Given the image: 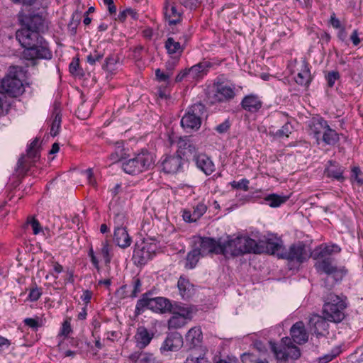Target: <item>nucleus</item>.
<instances>
[{
    "mask_svg": "<svg viewBox=\"0 0 363 363\" xmlns=\"http://www.w3.org/2000/svg\"><path fill=\"white\" fill-rule=\"evenodd\" d=\"M133 290L130 295L131 298L137 297L138 294L141 291L142 283L139 278L134 277L133 279Z\"/></svg>",
    "mask_w": 363,
    "mask_h": 363,
    "instance_id": "nucleus-52",
    "label": "nucleus"
},
{
    "mask_svg": "<svg viewBox=\"0 0 363 363\" xmlns=\"http://www.w3.org/2000/svg\"><path fill=\"white\" fill-rule=\"evenodd\" d=\"M173 315L168 320V328L169 329H178L184 326L186 324V321L182 316L178 315L177 313H173Z\"/></svg>",
    "mask_w": 363,
    "mask_h": 363,
    "instance_id": "nucleus-38",
    "label": "nucleus"
},
{
    "mask_svg": "<svg viewBox=\"0 0 363 363\" xmlns=\"http://www.w3.org/2000/svg\"><path fill=\"white\" fill-rule=\"evenodd\" d=\"M155 76L158 81L166 82L169 79L171 74L169 72L164 73L160 69L155 70Z\"/></svg>",
    "mask_w": 363,
    "mask_h": 363,
    "instance_id": "nucleus-58",
    "label": "nucleus"
},
{
    "mask_svg": "<svg viewBox=\"0 0 363 363\" xmlns=\"http://www.w3.org/2000/svg\"><path fill=\"white\" fill-rule=\"evenodd\" d=\"M326 319L323 316L315 315L310 319V324L313 325L315 327V332L318 331L320 329L325 330L328 324L326 323Z\"/></svg>",
    "mask_w": 363,
    "mask_h": 363,
    "instance_id": "nucleus-40",
    "label": "nucleus"
},
{
    "mask_svg": "<svg viewBox=\"0 0 363 363\" xmlns=\"http://www.w3.org/2000/svg\"><path fill=\"white\" fill-rule=\"evenodd\" d=\"M104 55L103 52L94 50L86 56V62L91 65H94L96 62L100 61Z\"/></svg>",
    "mask_w": 363,
    "mask_h": 363,
    "instance_id": "nucleus-47",
    "label": "nucleus"
},
{
    "mask_svg": "<svg viewBox=\"0 0 363 363\" xmlns=\"http://www.w3.org/2000/svg\"><path fill=\"white\" fill-rule=\"evenodd\" d=\"M207 207L203 203H199L196 206L194 207L192 216L194 217V220L199 219L206 211Z\"/></svg>",
    "mask_w": 363,
    "mask_h": 363,
    "instance_id": "nucleus-46",
    "label": "nucleus"
},
{
    "mask_svg": "<svg viewBox=\"0 0 363 363\" xmlns=\"http://www.w3.org/2000/svg\"><path fill=\"white\" fill-rule=\"evenodd\" d=\"M155 246L151 243L142 242L136 243L133 251V259L135 263L139 265H143L151 259L155 255Z\"/></svg>",
    "mask_w": 363,
    "mask_h": 363,
    "instance_id": "nucleus-13",
    "label": "nucleus"
},
{
    "mask_svg": "<svg viewBox=\"0 0 363 363\" xmlns=\"http://www.w3.org/2000/svg\"><path fill=\"white\" fill-rule=\"evenodd\" d=\"M216 96L219 101L230 100L235 96V89L229 86L220 84L217 86Z\"/></svg>",
    "mask_w": 363,
    "mask_h": 363,
    "instance_id": "nucleus-29",
    "label": "nucleus"
},
{
    "mask_svg": "<svg viewBox=\"0 0 363 363\" xmlns=\"http://www.w3.org/2000/svg\"><path fill=\"white\" fill-rule=\"evenodd\" d=\"M184 363H210L203 354L193 351L186 358Z\"/></svg>",
    "mask_w": 363,
    "mask_h": 363,
    "instance_id": "nucleus-41",
    "label": "nucleus"
},
{
    "mask_svg": "<svg viewBox=\"0 0 363 363\" xmlns=\"http://www.w3.org/2000/svg\"><path fill=\"white\" fill-rule=\"evenodd\" d=\"M309 257L310 255L306 245L303 242H298L292 244L289 249L284 247L281 259L301 264L308 260Z\"/></svg>",
    "mask_w": 363,
    "mask_h": 363,
    "instance_id": "nucleus-9",
    "label": "nucleus"
},
{
    "mask_svg": "<svg viewBox=\"0 0 363 363\" xmlns=\"http://www.w3.org/2000/svg\"><path fill=\"white\" fill-rule=\"evenodd\" d=\"M123 143L120 142L116 143V150L112 152L109 157L108 159L110 161H111L112 163H116L121 160V158L123 157Z\"/></svg>",
    "mask_w": 363,
    "mask_h": 363,
    "instance_id": "nucleus-42",
    "label": "nucleus"
},
{
    "mask_svg": "<svg viewBox=\"0 0 363 363\" xmlns=\"http://www.w3.org/2000/svg\"><path fill=\"white\" fill-rule=\"evenodd\" d=\"M23 322L25 325L34 330H37L38 328L43 325L42 320H40L38 317L36 318H27L24 320Z\"/></svg>",
    "mask_w": 363,
    "mask_h": 363,
    "instance_id": "nucleus-51",
    "label": "nucleus"
},
{
    "mask_svg": "<svg viewBox=\"0 0 363 363\" xmlns=\"http://www.w3.org/2000/svg\"><path fill=\"white\" fill-rule=\"evenodd\" d=\"M150 293H145L141 298L138 300L135 306V313L139 315L142 313L146 308L152 311L151 302L152 298L150 297Z\"/></svg>",
    "mask_w": 363,
    "mask_h": 363,
    "instance_id": "nucleus-34",
    "label": "nucleus"
},
{
    "mask_svg": "<svg viewBox=\"0 0 363 363\" xmlns=\"http://www.w3.org/2000/svg\"><path fill=\"white\" fill-rule=\"evenodd\" d=\"M21 24L16 33V40L24 48L23 55L28 60H50L52 57L48 43L41 36L48 30V21L42 15L28 14L18 16Z\"/></svg>",
    "mask_w": 363,
    "mask_h": 363,
    "instance_id": "nucleus-1",
    "label": "nucleus"
},
{
    "mask_svg": "<svg viewBox=\"0 0 363 363\" xmlns=\"http://www.w3.org/2000/svg\"><path fill=\"white\" fill-rule=\"evenodd\" d=\"M326 79L329 87H333L337 79L340 78V74L338 72L332 71L328 73L326 75Z\"/></svg>",
    "mask_w": 363,
    "mask_h": 363,
    "instance_id": "nucleus-56",
    "label": "nucleus"
},
{
    "mask_svg": "<svg viewBox=\"0 0 363 363\" xmlns=\"http://www.w3.org/2000/svg\"><path fill=\"white\" fill-rule=\"evenodd\" d=\"M188 40L189 36L186 34L179 36H169L164 43V48L169 55L179 57L184 52Z\"/></svg>",
    "mask_w": 363,
    "mask_h": 363,
    "instance_id": "nucleus-12",
    "label": "nucleus"
},
{
    "mask_svg": "<svg viewBox=\"0 0 363 363\" xmlns=\"http://www.w3.org/2000/svg\"><path fill=\"white\" fill-rule=\"evenodd\" d=\"M301 67V69L295 77V80L298 84L308 86L311 80L310 69L305 61L303 62Z\"/></svg>",
    "mask_w": 363,
    "mask_h": 363,
    "instance_id": "nucleus-32",
    "label": "nucleus"
},
{
    "mask_svg": "<svg viewBox=\"0 0 363 363\" xmlns=\"http://www.w3.org/2000/svg\"><path fill=\"white\" fill-rule=\"evenodd\" d=\"M177 151L176 154L182 157H194L196 153V147L189 137L179 138L177 141Z\"/></svg>",
    "mask_w": 363,
    "mask_h": 363,
    "instance_id": "nucleus-17",
    "label": "nucleus"
},
{
    "mask_svg": "<svg viewBox=\"0 0 363 363\" xmlns=\"http://www.w3.org/2000/svg\"><path fill=\"white\" fill-rule=\"evenodd\" d=\"M320 140L326 145H334L339 141L340 138L337 132L328 125L322 134Z\"/></svg>",
    "mask_w": 363,
    "mask_h": 363,
    "instance_id": "nucleus-35",
    "label": "nucleus"
},
{
    "mask_svg": "<svg viewBox=\"0 0 363 363\" xmlns=\"http://www.w3.org/2000/svg\"><path fill=\"white\" fill-rule=\"evenodd\" d=\"M316 260L315 267L318 272L331 276L335 282L340 281L347 273V269L345 267H338L335 265L332 258Z\"/></svg>",
    "mask_w": 363,
    "mask_h": 363,
    "instance_id": "nucleus-8",
    "label": "nucleus"
},
{
    "mask_svg": "<svg viewBox=\"0 0 363 363\" xmlns=\"http://www.w3.org/2000/svg\"><path fill=\"white\" fill-rule=\"evenodd\" d=\"M135 14H136V13L134 11V10H133L131 9H125L123 11H121L119 13L118 18L121 21H124L125 20L126 17L128 16V15H130L134 18Z\"/></svg>",
    "mask_w": 363,
    "mask_h": 363,
    "instance_id": "nucleus-60",
    "label": "nucleus"
},
{
    "mask_svg": "<svg viewBox=\"0 0 363 363\" xmlns=\"http://www.w3.org/2000/svg\"><path fill=\"white\" fill-rule=\"evenodd\" d=\"M113 240L121 248H126L131 244V238L125 228L114 230Z\"/></svg>",
    "mask_w": 363,
    "mask_h": 363,
    "instance_id": "nucleus-27",
    "label": "nucleus"
},
{
    "mask_svg": "<svg viewBox=\"0 0 363 363\" xmlns=\"http://www.w3.org/2000/svg\"><path fill=\"white\" fill-rule=\"evenodd\" d=\"M282 345L278 348L275 343L270 342L271 349L277 359L281 361L296 360L301 357V350L296 346L291 338L286 337L281 340Z\"/></svg>",
    "mask_w": 363,
    "mask_h": 363,
    "instance_id": "nucleus-6",
    "label": "nucleus"
},
{
    "mask_svg": "<svg viewBox=\"0 0 363 363\" xmlns=\"http://www.w3.org/2000/svg\"><path fill=\"white\" fill-rule=\"evenodd\" d=\"M341 248L335 244L320 245L315 249L313 253V257L315 259L330 258L329 256L333 253H339Z\"/></svg>",
    "mask_w": 363,
    "mask_h": 363,
    "instance_id": "nucleus-22",
    "label": "nucleus"
},
{
    "mask_svg": "<svg viewBox=\"0 0 363 363\" xmlns=\"http://www.w3.org/2000/svg\"><path fill=\"white\" fill-rule=\"evenodd\" d=\"M292 131V125L290 123H286L281 129L277 130L273 135L277 138H288Z\"/></svg>",
    "mask_w": 363,
    "mask_h": 363,
    "instance_id": "nucleus-44",
    "label": "nucleus"
},
{
    "mask_svg": "<svg viewBox=\"0 0 363 363\" xmlns=\"http://www.w3.org/2000/svg\"><path fill=\"white\" fill-rule=\"evenodd\" d=\"M288 196H281L276 194L268 195L264 199L268 202L269 206L277 208L288 200Z\"/></svg>",
    "mask_w": 363,
    "mask_h": 363,
    "instance_id": "nucleus-37",
    "label": "nucleus"
},
{
    "mask_svg": "<svg viewBox=\"0 0 363 363\" xmlns=\"http://www.w3.org/2000/svg\"><path fill=\"white\" fill-rule=\"evenodd\" d=\"M323 315L327 321L340 323L345 317V301L339 296L330 293L324 298Z\"/></svg>",
    "mask_w": 363,
    "mask_h": 363,
    "instance_id": "nucleus-4",
    "label": "nucleus"
},
{
    "mask_svg": "<svg viewBox=\"0 0 363 363\" xmlns=\"http://www.w3.org/2000/svg\"><path fill=\"white\" fill-rule=\"evenodd\" d=\"M200 256H201V251L195 246L186 255L185 267L187 269L194 268L199 260Z\"/></svg>",
    "mask_w": 363,
    "mask_h": 363,
    "instance_id": "nucleus-36",
    "label": "nucleus"
},
{
    "mask_svg": "<svg viewBox=\"0 0 363 363\" xmlns=\"http://www.w3.org/2000/svg\"><path fill=\"white\" fill-rule=\"evenodd\" d=\"M290 335L291 340L298 345L304 344L308 339V335L302 321L296 322L292 325L290 329Z\"/></svg>",
    "mask_w": 363,
    "mask_h": 363,
    "instance_id": "nucleus-20",
    "label": "nucleus"
},
{
    "mask_svg": "<svg viewBox=\"0 0 363 363\" xmlns=\"http://www.w3.org/2000/svg\"><path fill=\"white\" fill-rule=\"evenodd\" d=\"M71 332L72 329L70 323L68 320L64 321L60 334L67 337Z\"/></svg>",
    "mask_w": 363,
    "mask_h": 363,
    "instance_id": "nucleus-61",
    "label": "nucleus"
},
{
    "mask_svg": "<svg viewBox=\"0 0 363 363\" xmlns=\"http://www.w3.org/2000/svg\"><path fill=\"white\" fill-rule=\"evenodd\" d=\"M249 180L247 179H242L239 182L233 181L230 182V185L233 189H242L245 191L249 190Z\"/></svg>",
    "mask_w": 363,
    "mask_h": 363,
    "instance_id": "nucleus-49",
    "label": "nucleus"
},
{
    "mask_svg": "<svg viewBox=\"0 0 363 363\" xmlns=\"http://www.w3.org/2000/svg\"><path fill=\"white\" fill-rule=\"evenodd\" d=\"M41 294L42 292L40 291V289L37 287L33 288L30 290L28 299L31 301H36L40 298Z\"/></svg>",
    "mask_w": 363,
    "mask_h": 363,
    "instance_id": "nucleus-57",
    "label": "nucleus"
},
{
    "mask_svg": "<svg viewBox=\"0 0 363 363\" xmlns=\"http://www.w3.org/2000/svg\"><path fill=\"white\" fill-rule=\"evenodd\" d=\"M176 308L177 311H173V313H177L178 315L182 316L185 319L191 318V310L189 308L182 306H177Z\"/></svg>",
    "mask_w": 363,
    "mask_h": 363,
    "instance_id": "nucleus-55",
    "label": "nucleus"
},
{
    "mask_svg": "<svg viewBox=\"0 0 363 363\" xmlns=\"http://www.w3.org/2000/svg\"><path fill=\"white\" fill-rule=\"evenodd\" d=\"M88 255H89V257L91 258V262L93 264V265L94 266V267L97 270H99V262L98 259L96 258L92 247H91L89 249Z\"/></svg>",
    "mask_w": 363,
    "mask_h": 363,
    "instance_id": "nucleus-62",
    "label": "nucleus"
},
{
    "mask_svg": "<svg viewBox=\"0 0 363 363\" xmlns=\"http://www.w3.org/2000/svg\"><path fill=\"white\" fill-rule=\"evenodd\" d=\"M163 10L164 18L169 25H175L181 21L182 11L178 9L173 0H166Z\"/></svg>",
    "mask_w": 363,
    "mask_h": 363,
    "instance_id": "nucleus-15",
    "label": "nucleus"
},
{
    "mask_svg": "<svg viewBox=\"0 0 363 363\" xmlns=\"http://www.w3.org/2000/svg\"><path fill=\"white\" fill-rule=\"evenodd\" d=\"M256 240L246 236H228L227 240L222 242V255L238 257L246 253H254Z\"/></svg>",
    "mask_w": 363,
    "mask_h": 363,
    "instance_id": "nucleus-2",
    "label": "nucleus"
},
{
    "mask_svg": "<svg viewBox=\"0 0 363 363\" xmlns=\"http://www.w3.org/2000/svg\"><path fill=\"white\" fill-rule=\"evenodd\" d=\"M203 339V334L200 327L191 328L186 335V341L191 347L199 345Z\"/></svg>",
    "mask_w": 363,
    "mask_h": 363,
    "instance_id": "nucleus-30",
    "label": "nucleus"
},
{
    "mask_svg": "<svg viewBox=\"0 0 363 363\" xmlns=\"http://www.w3.org/2000/svg\"><path fill=\"white\" fill-rule=\"evenodd\" d=\"M182 158L177 154L166 155L162 162V169L167 174H174L182 168Z\"/></svg>",
    "mask_w": 363,
    "mask_h": 363,
    "instance_id": "nucleus-16",
    "label": "nucleus"
},
{
    "mask_svg": "<svg viewBox=\"0 0 363 363\" xmlns=\"http://www.w3.org/2000/svg\"><path fill=\"white\" fill-rule=\"evenodd\" d=\"M361 174V169L358 167H354L352 169L351 180L356 182L359 186L363 185V179L359 177Z\"/></svg>",
    "mask_w": 363,
    "mask_h": 363,
    "instance_id": "nucleus-53",
    "label": "nucleus"
},
{
    "mask_svg": "<svg viewBox=\"0 0 363 363\" xmlns=\"http://www.w3.org/2000/svg\"><path fill=\"white\" fill-rule=\"evenodd\" d=\"M254 248L255 254L267 253L281 259L284 250V246L272 239L260 240L258 242L256 241V246Z\"/></svg>",
    "mask_w": 363,
    "mask_h": 363,
    "instance_id": "nucleus-11",
    "label": "nucleus"
},
{
    "mask_svg": "<svg viewBox=\"0 0 363 363\" xmlns=\"http://www.w3.org/2000/svg\"><path fill=\"white\" fill-rule=\"evenodd\" d=\"M154 337L152 333L149 332L145 327H139L134 336L136 347L140 350L145 348Z\"/></svg>",
    "mask_w": 363,
    "mask_h": 363,
    "instance_id": "nucleus-23",
    "label": "nucleus"
},
{
    "mask_svg": "<svg viewBox=\"0 0 363 363\" xmlns=\"http://www.w3.org/2000/svg\"><path fill=\"white\" fill-rule=\"evenodd\" d=\"M133 363H160L152 353L135 352L129 356Z\"/></svg>",
    "mask_w": 363,
    "mask_h": 363,
    "instance_id": "nucleus-28",
    "label": "nucleus"
},
{
    "mask_svg": "<svg viewBox=\"0 0 363 363\" xmlns=\"http://www.w3.org/2000/svg\"><path fill=\"white\" fill-rule=\"evenodd\" d=\"M328 125V122L322 117H313L309 121L310 133L313 135L318 144L320 143L322 134Z\"/></svg>",
    "mask_w": 363,
    "mask_h": 363,
    "instance_id": "nucleus-18",
    "label": "nucleus"
},
{
    "mask_svg": "<svg viewBox=\"0 0 363 363\" xmlns=\"http://www.w3.org/2000/svg\"><path fill=\"white\" fill-rule=\"evenodd\" d=\"M23 77V68L21 66H10L6 76L2 79L1 88L4 92L12 97L21 95L25 89L21 77Z\"/></svg>",
    "mask_w": 363,
    "mask_h": 363,
    "instance_id": "nucleus-3",
    "label": "nucleus"
},
{
    "mask_svg": "<svg viewBox=\"0 0 363 363\" xmlns=\"http://www.w3.org/2000/svg\"><path fill=\"white\" fill-rule=\"evenodd\" d=\"M114 230L120 228H125L124 225L125 223V214L122 212H118L114 213L113 219Z\"/></svg>",
    "mask_w": 363,
    "mask_h": 363,
    "instance_id": "nucleus-45",
    "label": "nucleus"
},
{
    "mask_svg": "<svg viewBox=\"0 0 363 363\" xmlns=\"http://www.w3.org/2000/svg\"><path fill=\"white\" fill-rule=\"evenodd\" d=\"M79 67V59H77L76 60H73L69 65V72L73 74H77V70H78Z\"/></svg>",
    "mask_w": 363,
    "mask_h": 363,
    "instance_id": "nucleus-64",
    "label": "nucleus"
},
{
    "mask_svg": "<svg viewBox=\"0 0 363 363\" xmlns=\"http://www.w3.org/2000/svg\"><path fill=\"white\" fill-rule=\"evenodd\" d=\"M38 143L39 139L35 138L31 143L29 145L28 148L27 150V156L32 159H35L39 157V151H38Z\"/></svg>",
    "mask_w": 363,
    "mask_h": 363,
    "instance_id": "nucleus-43",
    "label": "nucleus"
},
{
    "mask_svg": "<svg viewBox=\"0 0 363 363\" xmlns=\"http://www.w3.org/2000/svg\"><path fill=\"white\" fill-rule=\"evenodd\" d=\"M344 167L337 162L330 160L325 169V174L328 177L333 178L337 181L342 182L345 179L343 177Z\"/></svg>",
    "mask_w": 363,
    "mask_h": 363,
    "instance_id": "nucleus-25",
    "label": "nucleus"
},
{
    "mask_svg": "<svg viewBox=\"0 0 363 363\" xmlns=\"http://www.w3.org/2000/svg\"><path fill=\"white\" fill-rule=\"evenodd\" d=\"M151 303L152 311L154 312L165 313L172 312L173 309V306L170 301L164 297L152 298Z\"/></svg>",
    "mask_w": 363,
    "mask_h": 363,
    "instance_id": "nucleus-24",
    "label": "nucleus"
},
{
    "mask_svg": "<svg viewBox=\"0 0 363 363\" xmlns=\"http://www.w3.org/2000/svg\"><path fill=\"white\" fill-rule=\"evenodd\" d=\"M178 2L189 10L196 9L201 4V0H177Z\"/></svg>",
    "mask_w": 363,
    "mask_h": 363,
    "instance_id": "nucleus-48",
    "label": "nucleus"
},
{
    "mask_svg": "<svg viewBox=\"0 0 363 363\" xmlns=\"http://www.w3.org/2000/svg\"><path fill=\"white\" fill-rule=\"evenodd\" d=\"M26 225L32 227L34 235H38L41 231V226L39 221L35 218H29L26 222Z\"/></svg>",
    "mask_w": 363,
    "mask_h": 363,
    "instance_id": "nucleus-54",
    "label": "nucleus"
},
{
    "mask_svg": "<svg viewBox=\"0 0 363 363\" xmlns=\"http://www.w3.org/2000/svg\"><path fill=\"white\" fill-rule=\"evenodd\" d=\"M177 287L179 291L181 296L184 299L189 298L194 294V286L189 281L183 277H180L178 282Z\"/></svg>",
    "mask_w": 363,
    "mask_h": 363,
    "instance_id": "nucleus-31",
    "label": "nucleus"
},
{
    "mask_svg": "<svg viewBox=\"0 0 363 363\" xmlns=\"http://www.w3.org/2000/svg\"><path fill=\"white\" fill-rule=\"evenodd\" d=\"M241 359L242 363H269L266 359H257L255 355L250 354H244Z\"/></svg>",
    "mask_w": 363,
    "mask_h": 363,
    "instance_id": "nucleus-50",
    "label": "nucleus"
},
{
    "mask_svg": "<svg viewBox=\"0 0 363 363\" xmlns=\"http://www.w3.org/2000/svg\"><path fill=\"white\" fill-rule=\"evenodd\" d=\"M212 63L207 60H203L198 64L193 65L187 69L189 74V80H199L207 74Z\"/></svg>",
    "mask_w": 363,
    "mask_h": 363,
    "instance_id": "nucleus-19",
    "label": "nucleus"
},
{
    "mask_svg": "<svg viewBox=\"0 0 363 363\" xmlns=\"http://www.w3.org/2000/svg\"><path fill=\"white\" fill-rule=\"evenodd\" d=\"M183 337L180 333H169L162 342L160 351L162 354H165L168 352H176L183 346Z\"/></svg>",
    "mask_w": 363,
    "mask_h": 363,
    "instance_id": "nucleus-14",
    "label": "nucleus"
},
{
    "mask_svg": "<svg viewBox=\"0 0 363 363\" xmlns=\"http://www.w3.org/2000/svg\"><path fill=\"white\" fill-rule=\"evenodd\" d=\"M52 116H53L54 118H53L51 128H50V135L52 137H55L59 133V130L60 128L61 121H62L60 108L59 105H57V104H55Z\"/></svg>",
    "mask_w": 363,
    "mask_h": 363,
    "instance_id": "nucleus-33",
    "label": "nucleus"
},
{
    "mask_svg": "<svg viewBox=\"0 0 363 363\" xmlns=\"http://www.w3.org/2000/svg\"><path fill=\"white\" fill-rule=\"evenodd\" d=\"M230 127V123L228 120H226L224 122L221 123L220 124L218 125L215 128V130L218 133L222 134V133H226L229 130Z\"/></svg>",
    "mask_w": 363,
    "mask_h": 363,
    "instance_id": "nucleus-59",
    "label": "nucleus"
},
{
    "mask_svg": "<svg viewBox=\"0 0 363 363\" xmlns=\"http://www.w3.org/2000/svg\"><path fill=\"white\" fill-rule=\"evenodd\" d=\"M196 166L205 174L210 175L215 171V165L211 157L205 154H197L193 159Z\"/></svg>",
    "mask_w": 363,
    "mask_h": 363,
    "instance_id": "nucleus-21",
    "label": "nucleus"
},
{
    "mask_svg": "<svg viewBox=\"0 0 363 363\" xmlns=\"http://www.w3.org/2000/svg\"><path fill=\"white\" fill-rule=\"evenodd\" d=\"M336 355L337 354L333 352L326 354L323 357H319L318 362L319 363H328L332 361L336 357Z\"/></svg>",
    "mask_w": 363,
    "mask_h": 363,
    "instance_id": "nucleus-63",
    "label": "nucleus"
},
{
    "mask_svg": "<svg viewBox=\"0 0 363 363\" xmlns=\"http://www.w3.org/2000/svg\"><path fill=\"white\" fill-rule=\"evenodd\" d=\"M112 250L113 247L108 243V240L102 242L100 253L101 254L106 264H108L111 261L113 257Z\"/></svg>",
    "mask_w": 363,
    "mask_h": 363,
    "instance_id": "nucleus-39",
    "label": "nucleus"
},
{
    "mask_svg": "<svg viewBox=\"0 0 363 363\" xmlns=\"http://www.w3.org/2000/svg\"><path fill=\"white\" fill-rule=\"evenodd\" d=\"M195 246L201 251V256L208 254L222 255V242L208 237H198L194 241Z\"/></svg>",
    "mask_w": 363,
    "mask_h": 363,
    "instance_id": "nucleus-10",
    "label": "nucleus"
},
{
    "mask_svg": "<svg viewBox=\"0 0 363 363\" xmlns=\"http://www.w3.org/2000/svg\"><path fill=\"white\" fill-rule=\"evenodd\" d=\"M153 164V157L147 151H142L135 157L122 164L124 172L129 174H137L147 170Z\"/></svg>",
    "mask_w": 363,
    "mask_h": 363,
    "instance_id": "nucleus-5",
    "label": "nucleus"
},
{
    "mask_svg": "<svg viewBox=\"0 0 363 363\" xmlns=\"http://www.w3.org/2000/svg\"><path fill=\"white\" fill-rule=\"evenodd\" d=\"M204 111L205 106L201 103L191 106L182 118L181 125L185 129L199 130L201 125V117Z\"/></svg>",
    "mask_w": 363,
    "mask_h": 363,
    "instance_id": "nucleus-7",
    "label": "nucleus"
},
{
    "mask_svg": "<svg viewBox=\"0 0 363 363\" xmlns=\"http://www.w3.org/2000/svg\"><path fill=\"white\" fill-rule=\"evenodd\" d=\"M262 103L256 95L250 94L244 97L241 106L250 112H256L262 107Z\"/></svg>",
    "mask_w": 363,
    "mask_h": 363,
    "instance_id": "nucleus-26",
    "label": "nucleus"
}]
</instances>
